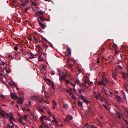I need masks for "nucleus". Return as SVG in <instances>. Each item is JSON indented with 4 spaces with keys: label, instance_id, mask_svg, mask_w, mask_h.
Returning <instances> with one entry per match:
<instances>
[{
    "label": "nucleus",
    "instance_id": "nucleus-15",
    "mask_svg": "<svg viewBox=\"0 0 128 128\" xmlns=\"http://www.w3.org/2000/svg\"><path fill=\"white\" fill-rule=\"evenodd\" d=\"M38 98L36 101L38 102L42 103L43 102V100L40 97L38 96Z\"/></svg>",
    "mask_w": 128,
    "mask_h": 128
},
{
    "label": "nucleus",
    "instance_id": "nucleus-42",
    "mask_svg": "<svg viewBox=\"0 0 128 128\" xmlns=\"http://www.w3.org/2000/svg\"><path fill=\"white\" fill-rule=\"evenodd\" d=\"M6 64V62H2V63H0V64L2 65H3L4 64Z\"/></svg>",
    "mask_w": 128,
    "mask_h": 128
},
{
    "label": "nucleus",
    "instance_id": "nucleus-30",
    "mask_svg": "<svg viewBox=\"0 0 128 128\" xmlns=\"http://www.w3.org/2000/svg\"><path fill=\"white\" fill-rule=\"evenodd\" d=\"M22 118L23 119L25 120L27 118V116L26 115H24V116L22 117Z\"/></svg>",
    "mask_w": 128,
    "mask_h": 128
},
{
    "label": "nucleus",
    "instance_id": "nucleus-44",
    "mask_svg": "<svg viewBox=\"0 0 128 128\" xmlns=\"http://www.w3.org/2000/svg\"><path fill=\"white\" fill-rule=\"evenodd\" d=\"M40 119L41 121H42L44 119V118H43V117H42V116L40 117Z\"/></svg>",
    "mask_w": 128,
    "mask_h": 128
},
{
    "label": "nucleus",
    "instance_id": "nucleus-37",
    "mask_svg": "<svg viewBox=\"0 0 128 128\" xmlns=\"http://www.w3.org/2000/svg\"><path fill=\"white\" fill-rule=\"evenodd\" d=\"M55 74V72L53 70H52L51 72V74L52 75H54Z\"/></svg>",
    "mask_w": 128,
    "mask_h": 128
},
{
    "label": "nucleus",
    "instance_id": "nucleus-36",
    "mask_svg": "<svg viewBox=\"0 0 128 128\" xmlns=\"http://www.w3.org/2000/svg\"><path fill=\"white\" fill-rule=\"evenodd\" d=\"M89 81L90 80H85V84H90L89 83Z\"/></svg>",
    "mask_w": 128,
    "mask_h": 128
},
{
    "label": "nucleus",
    "instance_id": "nucleus-13",
    "mask_svg": "<svg viewBox=\"0 0 128 128\" xmlns=\"http://www.w3.org/2000/svg\"><path fill=\"white\" fill-rule=\"evenodd\" d=\"M10 95L11 98L12 99H16V98L20 99L19 97L17 96L15 94L13 95L12 93H10Z\"/></svg>",
    "mask_w": 128,
    "mask_h": 128
},
{
    "label": "nucleus",
    "instance_id": "nucleus-50",
    "mask_svg": "<svg viewBox=\"0 0 128 128\" xmlns=\"http://www.w3.org/2000/svg\"><path fill=\"white\" fill-rule=\"evenodd\" d=\"M47 119H45V120H51L50 118H48Z\"/></svg>",
    "mask_w": 128,
    "mask_h": 128
},
{
    "label": "nucleus",
    "instance_id": "nucleus-35",
    "mask_svg": "<svg viewBox=\"0 0 128 128\" xmlns=\"http://www.w3.org/2000/svg\"><path fill=\"white\" fill-rule=\"evenodd\" d=\"M22 118H21L19 119L18 120V122H19L21 123L23 122L22 120Z\"/></svg>",
    "mask_w": 128,
    "mask_h": 128
},
{
    "label": "nucleus",
    "instance_id": "nucleus-19",
    "mask_svg": "<svg viewBox=\"0 0 128 128\" xmlns=\"http://www.w3.org/2000/svg\"><path fill=\"white\" fill-rule=\"evenodd\" d=\"M108 90H109L108 89V90L106 89H104L103 90L104 93L106 95L108 94V92H109Z\"/></svg>",
    "mask_w": 128,
    "mask_h": 128
},
{
    "label": "nucleus",
    "instance_id": "nucleus-51",
    "mask_svg": "<svg viewBox=\"0 0 128 128\" xmlns=\"http://www.w3.org/2000/svg\"><path fill=\"white\" fill-rule=\"evenodd\" d=\"M65 82L67 84L70 83L69 80H65Z\"/></svg>",
    "mask_w": 128,
    "mask_h": 128
},
{
    "label": "nucleus",
    "instance_id": "nucleus-3",
    "mask_svg": "<svg viewBox=\"0 0 128 128\" xmlns=\"http://www.w3.org/2000/svg\"><path fill=\"white\" fill-rule=\"evenodd\" d=\"M118 69H117L116 67L114 68L113 70L112 71V76L113 77L114 79L116 80V76L117 74V70Z\"/></svg>",
    "mask_w": 128,
    "mask_h": 128
},
{
    "label": "nucleus",
    "instance_id": "nucleus-32",
    "mask_svg": "<svg viewBox=\"0 0 128 128\" xmlns=\"http://www.w3.org/2000/svg\"><path fill=\"white\" fill-rule=\"evenodd\" d=\"M38 53L40 52H40L42 51V49L41 47L38 48Z\"/></svg>",
    "mask_w": 128,
    "mask_h": 128
},
{
    "label": "nucleus",
    "instance_id": "nucleus-22",
    "mask_svg": "<svg viewBox=\"0 0 128 128\" xmlns=\"http://www.w3.org/2000/svg\"><path fill=\"white\" fill-rule=\"evenodd\" d=\"M6 128H14V124L11 125L10 124H8L6 125Z\"/></svg>",
    "mask_w": 128,
    "mask_h": 128
},
{
    "label": "nucleus",
    "instance_id": "nucleus-12",
    "mask_svg": "<svg viewBox=\"0 0 128 128\" xmlns=\"http://www.w3.org/2000/svg\"><path fill=\"white\" fill-rule=\"evenodd\" d=\"M3 112L4 113V114L3 113H0V114H1L2 117L3 118H5L6 117V116H7V117L8 118L9 116V114L6 113L4 112Z\"/></svg>",
    "mask_w": 128,
    "mask_h": 128
},
{
    "label": "nucleus",
    "instance_id": "nucleus-33",
    "mask_svg": "<svg viewBox=\"0 0 128 128\" xmlns=\"http://www.w3.org/2000/svg\"><path fill=\"white\" fill-rule=\"evenodd\" d=\"M68 52H70L68 54V55H69L70 54H71V51L70 50V48H68Z\"/></svg>",
    "mask_w": 128,
    "mask_h": 128
},
{
    "label": "nucleus",
    "instance_id": "nucleus-11",
    "mask_svg": "<svg viewBox=\"0 0 128 128\" xmlns=\"http://www.w3.org/2000/svg\"><path fill=\"white\" fill-rule=\"evenodd\" d=\"M9 114V116L10 117V118L9 119V121H10L12 120H15V119L13 117V114L12 113L10 112Z\"/></svg>",
    "mask_w": 128,
    "mask_h": 128
},
{
    "label": "nucleus",
    "instance_id": "nucleus-46",
    "mask_svg": "<svg viewBox=\"0 0 128 128\" xmlns=\"http://www.w3.org/2000/svg\"><path fill=\"white\" fill-rule=\"evenodd\" d=\"M0 97L4 99L5 98L4 96L3 95H1L0 96Z\"/></svg>",
    "mask_w": 128,
    "mask_h": 128
},
{
    "label": "nucleus",
    "instance_id": "nucleus-45",
    "mask_svg": "<svg viewBox=\"0 0 128 128\" xmlns=\"http://www.w3.org/2000/svg\"><path fill=\"white\" fill-rule=\"evenodd\" d=\"M116 98H117L118 99H121V98L119 96H116Z\"/></svg>",
    "mask_w": 128,
    "mask_h": 128
},
{
    "label": "nucleus",
    "instance_id": "nucleus-56",
    "mask_svg": "<svg viewBox=\"0 0 128 128\" xmlns=\"http://www.w3.org/2000/svg\"><path fill=\"white\" fill-rule=\"evenodd\" d=\"M26 110L28 112H30V109H26Z\"/></svg>",
    "mask_w": 128,
    "mask_h": 128
},
{
    "label": "nucleus",
    "instance_id": "nucleus-23",
    "mask_svg": "<svg viewBox=\"0 0 128 128\" xmlns=\"http://www.w3.org/2000/svg\"><path fill=\"white\" fill-rule=\"evenodd\" d=\"M68 105L66 104H64L63 105V108L66 109H68Z\"/></svg>",
    "mask_w": 128,
    "mask_h": 128
},
{
    "label": "nucleus",
    "instance_id": "nucleus-27",
    "mask_svg": "<svg viewBox=\"0 0 128 128\" xmlns=\"http://www.w3.org/2000/svg\"><path fill=\"white\" fill-rule=\"evenodd\" d=\"M78 104L79 106H80L82 108V102L80 101L78 102Z\"/></svg>",
    "mask_w": 128,
    "mask_h": 128
},
{
    "label": "nucleus",
    "instance_id": "nucleus-10",
    "mask_svg": "<svg viewBox=\"0 0 128 128\" xmlns=\"http://www.w3.org/2000/svg\"><path fill=\"white\" fill-rule=\"evenodd\" d=\"M21 2V4L23 6L26 5L28 4V0H22Z\"/></svg>",
    "mask_w": 128,
    "mask_h": 128
},
{
    "label": "nucleus",
    "instance_id": "nucleus-58",
    "mask_svg": "<svg viewBox=\"0 0 128 128\" xmlns=\"http://www.w3.org/2000/svg\"><path fill=\"white\" fill-rule=\"evenodd\" d=\"M70 83L71 84H72L73 86H74L76 85V84H73L72 83Z\"/></svg>",
    "mask_w": 128,
    "mask_h": 128
},
{
    "label": "nucleus",
    "instance_id": "nucleus-6",
    "mask_svg": "<svg viewBox=\"0 0 128 128\" xmlns=\"http://www.w3.org/2000/svg\"><path fill=\"white\" fill-rule=\"evenodd\" d=\"M46 66L45 65H42L40 67L41 72L42 73L43 72L44 74H45L46 73Z\"/></svg>",
    "mask_w": 128,
    "mask_h": 128
},
{
    "label": "nucleus",
    "instance_id": "nucleus-55",
    "mask_svg": "<svg viewBox=\"0 0 128 128\" xmlns=\"http://www.w3.org/2000/svg\"><path fill=\"white\" fill-rule=\"evenodd\" d=\"M55 106H56L52 105V108L53 109H55Z\"/></svg>",
    "mask_w": 128,
    "mask_h": 128
},
{
    "label": "nucleus",
    "instance_id": "nucleus-7",
    "mask_svg": "<svg viewBox=\"0 0 128 128\" xmlns=\"http://www.w3.org/2000/svg\"><path fill=\"white\" fill-rule=\"evenodd\" d=\"M20 54L16 51H14L12 54V56H13L14 58H16L19 56Z\"/></svg>",
    "mask_w": 128,
    "mask_h": 128
},
{
    "label": "nucleus",
    "instance_id": "nucleus-26",
    "mask_svg": "<svg viewBox=\"0 0 128 128\" xmlns=\"http://www.w3.org/2000/svg\"><path fill=\"white\" fill-rule=\"evenodd\" d=\"M54 120H52V122H55V123H56V125L57 126H58V122H57L56 119L55 118H54Z\"/></svg>",
    "mask_w": 128,
    "mask_h": 128
},
{
    "label": "nucleus",
    "instance_id": "nucleus-57",
    "mask_svg": "<svg viewBox=\"0 0 128 128\" xmlns=\"http://www.w3.org/2000/svg\"><path fill=\"white\" fill-rule=\"evenodd\" d=\"M34 41H37V39L36 38H34Z\"/></svg>",
    "mask_w": 128,
    "mask_h": 128
},
{
    "label": "nucleus",
    "instance_id": "nucleus-24",
    "mask_svg": "<svg viewBox=\"0 0 128 128\" xmlns=\"http://www.w3.org/2000/svg\"><path fill=\"white\" fill-rule=\"evenodd\" d=\"M116 113L117 115L119 118H122V116H121V114L119 112H117Z\"/></svg>",
    "mask_w": 128,
    "mask_h": 128
},
{
    "label": "nucleus",
    "instance_id": "nucleus-61",
    "mask_svg": "<svg viewBox=\"0 0 128 128\" xmlns=\"http://www.w3.org/2000/svg\"><path fill=\"white\" fill-rule=\"evenodd\" d=\"M28 9H29V8H25V10L26 11L28 10Z\"/></svg>",
    "mask_w": 128,
    "mask_h": 128
},
{
    "label": "nucleus",
    "instance_id": "nucleus-59",
    "mask_svg": "<svg viewBox=\"0 0 128 128\" xmlns=\"http://www.w3.org/2000/svg\"><path fill=\"white\" fill-rule=\"evenodd\" d=\"M96 92H94V96H95V95L96 94Z\"/></svg>",
    "mask_w": 128,
    "mask_h": 128
},
{
    "label": "nucleus",
    "instance_id": "nucleus-17",
    "mask_svg": "<svg viewBox=\"0 0 128 128\" xmlns=\"http://www.w3.org/2000/svg\"><path fill=\"white\" fill-rule=\"evenodd\" d=\"M8 84L9 85H10L12 87H14V86H15L16 84L14 82H10L8 83Z\"/></svg>",
    "mask_w": 128,
    "mask_h": 128
},
{
    "label": "nucleus",
    "instance_id": "nucleus-34",
    "mask_svg": "<svg viewBox=\"0 0 128 128\" xmlns=\"http://www.w3.org/2000/svg\"><path fill=\"white\" fill-rule=\"evenodd\" d=\"M92 110V108L90 106H89L88 107V111H89V112H91Z\"/></svg>",
    "mask_w": 128,
    "mask_h": 128
},
{
    "label": "nucleus",
    "instance_id": "nucleus-39",
    "mask_svg": "<svg viewBox=\"0 0 128 128\" xmlns=\"http://www.w3.org/2000/svg\"><path fill=\"white\" fill-rule=\"evenodd\" d=\"M47 112L48 113V114L49 115H50H50H52V114L51 113V112H50L49 111H47Z\"/></svg>",
    "mask_w": 128,
    "mask_h": 128
},
{
    "label": "nucleus",
    "instance_id": "nucleus-18",
    "mask_svg": "<svg viewBox=\"0 0 128 128\" xmlns=\"http://www.w3.org/2000/svg\"><path fill=\"white\" fill-rule=\"evenodd\" d=\"M82 100L86 104H88V102H90L88 100L85 99V98H84L83 97L82 98Z\"/></svg>",
    "mask_w": 128,
    "mask_h": 128
},
{
    "label": "nucleus",
    "instance_id": "nucleus-25",
    "mask_svg": "<svg viewBox=\"0 0 128 128\" xmlns=\"http://www.w3.org/2000/svg\"><path fill=\"white\" fill-rule=\"evenodd\" d=\"M40 19L42 21H44L45 20H46V19L44 17L40 16Z\"/></svg>",
    "mask_w": 128,
    "mask_h": 128
},
{
    "label": "nucleus",
    "instance_id": "nucleus-21",
    "mask_svg": "<svg viewBox=\"0 0 128 128\" xmlns=\"http://www.w3.org/2000/svg\"><path fill=\"white\" fill-rule=\"evenodd\" d=\"M31 98L32 99L35 100L37 101L38 98V96H32L31 97Z\"/></svg>",
    "mask_w": 128,
    "mask_h": 128
},
{
    "label": "nucleus",
    "instance_id": "nucleus-31",
    "mask_svg": "<svg viewBox=\"0 0 128 128\" xmlns=\"http://www.w3.org/2000/svg\"><path fill=\"white\" fill-rule=\"evenodd\" d=\"M121 92L122 93V95L124 97H125L126 96V95L124 93V91L122 90L121 91Z\"/></svg>",
    "mask_w": 128,
    "mask_h": 128
},
{
    "label": "nucleus",
    "instance_id": "nucleus-2",
    "mask_svg": "<svg viewBox=\"0 0 128 128\" xmlns=\"http://www.w3.org/2000/svg\"><path fill=\"white\" fill-rule=\"evenodd\" d=\"M35 56H38V60L39 61H41L44 59V54H41L40 52L35 55Z\"/></svg>",
    "mask_w": 128,
    "mask_h": 128
},
{
    "label": "nucleus",
    "instance_id": "nucleus-47",
    "mask_svg": "<svg viewBox=\"0 0 128 128\" xmlns=\"http://www.w3.org/2000/svg\"><path fill=\"white\" fill-rule=\"evenodd\" d=\"M50 116L52 117L53 118V119L54 118H55L53 114L51 115Z\"/></svg>",
    "mask_w": 128,
    "mask_h": 128
},
{
    "label": "nucleus",
    "instance_id": "nucleus-38",
    "mask_svg": "<svg viewBox=\"0 0 128 128\" xmlns=\"http://www.w3.org/2000/svg\"><path fill=\"white\" fill-rule=\"evenodd\" d=\"M32 4L34 6H36L37 5L36 3L35 2H32Z\"/></svg>",
    "mask_w": 128,
    "mask_h": 128
},
{
    "label": "nucleus",
    "instance_id": "nucleus-64",
    "mask_svg": "<svg viewBox=\"0 0 128 128\" xmlns=\"http://www.w3.org/2000/svg\"><path fill=\"white\" fill-rule=\"evenodd\" d=\"M126 71L128 72V66L127 68H126Z\"/></svg>",
    "mask_w": 128,
    "mask_h": 128
},
{
    "label": "nucleus",
    "instance_id": "nucleus-40",
    "mask_svg": "<svg viewBox=\"0 0 128 128\" xmlns=\"http://www.w3.org/2000/svg\"><path fill=\"white\" fill-rule=\"evenodd\" d=\"M68 117L70 120H72V116H68Z\"/></svg>",
    "mask_w": 128,
    "mask_h": 128
},
{
    "label": "nucleus",
    "instance_id": "nucleus-48",
    "mask_svg": "<svg viewBox=\"0 0 128 128\" xmlns=\"http://www.w3.org/2000/svg\"><path fill=\"white\" fill-rule=\"evenodd\" d=\"M45 97L46 98H49V96L48 95H47L45 96Z\"/></svg>",
    "mask_w": 128,
    "mask_h": 128
},
{
    "label": "nucleus",
    "instance_id": "nucleus-4",
    "mask_svg": "<svg viewBox=\"0 0 128 128\" xmlns=\"http://www.w3.org/2000/svg\"><path fill=\"white\" fill-rule=\"evenodd\" d=\"M94 96L97 100L98 99L100 98L102 101H103V99L106 100L104 98H103L100 94L99 93H97L96 95H95Z\"/></svg>",
    "mask_w": 128,
    "mask_h": 128
},
{
    "label": "nucleus",
    "instance_id": "nucleus-62",
    "mask_svg": "<svg viewBox=\"0 0 128 128\" xmlns=\"http://www.w3.org/2000/svg\"><path fill=\"white\" fill-rule=\"evenodd\" d=\"M31 104V102H28V104L30 105Z\"/></svg>",
    "mask_w": 128,
    "mask_h": 128
},
{
    "label": "nucleus",
    "instance_id": "nucleus-60",
    "mask_svg": "<svg viewBox=\"0 0 128 128\" xmlns=\"http://www.w3.org/2000/svg\"><path fill=\"white\" fill-rule=\"evenodd\" d=\"M124 121L126 122V124H128V122L127 120H124Z\"/></svg>",
    "mask_w": 128,
    "mask_h": 128
},
{
    "label": "nucleus",
    "instance_id": "nucleus-52",
    "mask_svg": "<svg viewBox=\"0 0 128 128\" xmlns=\"http://www.w3.org/2000/svg\"><path fill=\"white\" fill-rule=\"evenodd\" d=\"M42 117H43V118H44V119H46V118H48V117H46V116H42Z\"/></svg>",
    "mask_w": 128,
    "mask_h": 128
},
{
    "label": "nucleus",
    "instance_id": "nucleus-49",
    "mask_svg": "<svg viewBox=\"0 0 128 128\" xmlns=\"http://www.w3.org/2000/svg\"><path fill=\"white\" fill-rule=\"evenodd\" d=\"M71 97L72 98V99H74L75 100L76 99V98H75L73 95Z\"/></svg>",
    "mask_w": 128,
    "mask_h": 128
},
{
    "label": "nucleus",
    "instance_id": "nucleus-28",
    "mask_svg": "<svg viewBox=\"0 0 128 128\" xmlns=\"http://www.w3.org/2000/svg\"><path fill=\"white\" fill-rule=\"evenodd\" d=\"M115 67H116V68L117 69L118 68H119L120 69H121V70H123V68H122V67L120 65H118V66H116Z\"/></svg>",
    "mask_w": 128,
    "mask_h": 128
},
{
    "label": "nucleus",
    "instance_id": "nucleus-1",
    "mask_svg": "<svg viewBox=\"0 0 128 128\" xmlns=\"http://www.w3.org/2000/svg\"><path fill=\"white\" fill-rule=\"evenodd\" d=\"M59 73L60 80H64L66 78V74L65 73H64L60 69H57Z\"/></svg>",
    "mask_w": 128,
    "mask_h": 128
},
{
    "label": "nucleus",
    "instance_id": "nucleus-8",
    "mask_svg": "<svg viewBox=\"0 0 128 128\" xmlns=\"http://www.w3.org/2000/svg\"><path fill=\"white\" fill-rule=\"evenodd\" d=\"M119 73L122 75L125 78H128V74L126 72H124L120 71L119 72Z\"/></svg>",
    "mask_w": 128,
    "mask_h": 128
},
{
    "label": "nucleus",
    "instance_id": "nucleus-5",
    "mask_svg": "<svg viewBox=\"0 0 128 128\" xmlns=\"http://www.w3.org/2000/svg\"><path fill=\"white\" fill-rule=\"evenodd\" d=\"M47 81L46 82L48 85L51 86L52 88L54 89H55L54 84L52 80H46Z\"/></svg>",
    "mask_w": 128,
    "mask_h": 128
},
{
    "label": "nucleus",
    "instance_id": "nucleus-63",
    "mask_svg": "<svg viewBox=\"0 0 128 128\" xmlns=\"http://www.w3.org/2000/svg\"><path fill=\"white\" fill-rule=\"evenodd\" d=\"M69 94L70 95H71L72 94V92H70L69 93Z\"/></svg>",
    "mask_w": 128,
    "mask_h": 128
},
{
    "label": "nucleus",
    "instance_id": "nucleus-54",
    "mask_svg": "<svg viewBox=\"0 0 128 128\" xmlns=\"http://www.w3.org/2000/svg\"><path fill=\"white\" fill-rule=\"evenodd\" d=\"M39 110L41 112H43V110L42 109H40Z\"/></svg>",
    "mask_w": 128,
    "mask_h": 128
},
{
    "label": "nucleus",
    "instance_id": "nucleus-53",
    "mask_svg": "<svg viewBox=\"0 0 128 128\" xmlns=\"http://www.w3.org/2000/svg\"><path fill=\"white\" fill-rule=\"evenodd\" d=\"M36 46V48H38H38H40L41 47L39 45L37 46Z\"/></svg>",
    "mask_w": 128,
    "mask_h": 128
},
{
    "label": "nucleus",
    "instance_id": "nucleus-14",
    "mask_svg": "<svg viewBox=\"0 0 128 128\" xmlns=\"http://www.w3.org/2000/svg\"><path fill=\"white\" fill-rule=\"evenodd\" d=\"M42 125L44 127H46L47 128H49V126H48V124L46 123V122H44V121L42 122Z\"/></svg>",
    "mask_w": 128,
    "mask_h": 128
},
{
    "label": "nucleus",
    "instance_id": "nucleus-29",
    "mask_svg": "<svg viewBox=\"0 0 128 128\" xmlns=\"http://www.w3.org/2000/svg\"><path fill=\"white\" fill-rule=\"evenodd\" d=\"M56 105L57 104L56 102L54 100H53L52 101V105L56 106Z\"/></svg>",
    "mask_w": 128,
    "mask_h": 128
},
{
    "label": "nucleus",
    "instance_id": "nucleus-16",
    "mask_svg": "<svg viewBox=\"0 0 128 128\" xmlns=\"http://www.w3.org/2000/svg\"><path fill=\"white\" fill-rule=\"evenodd\" d=\"M19 100H17V102L18 103H20V104H22L23 102V100L22 99H21L20 98L18 99Z\"/></svg>",
    "mask_w": 128,
    "mask_h": 128
},
{
    "label": "nucleus",
    "instance_id": "nucleus-9",
    "mask_svg": "<svg viewBox=\"0 0 128 128\" xmlns=\"http://www.w3.org/2000/svg\"><path fill=\"white\" fill-rule=\"evenodd\" d=\"M105 81V80H101V81H100L98 82V84L99 85H104L105 86L106 83H107L108 82V80H106L105 83L104 82Z\"/></svg>",
    "mask_w": 128,
    "mask_h": 128
},
{
    "label": "nucleus",
    "instance_id": "nucleus-20",
    "mask_svg": "<svg viewBox=\"0 0 128 128\" xmlns=\"http://www.w3.org/2000/svg\"><path fill=\"white\" fill-rule=\"evenodd\" d=\"M38 22L39 24L40 25V26H42V27H44V26H46L44 25L39 20V19H38Z\"/></svg>",
    "mask_w": 128,
    "mask_h": 128
},
{
    "label": "nucleus",
    "instance_id": "nucleus-43",
    "mask_svg": "<svg viewBox=\"0 0 128 128\" xmlns=\"http://www.w3.org/2000/svg\"><path fill=\"white\" fill-rule=\"evenodd\" d=\"M18 49V48L17 46H15L14 48V49L15 50H17Z\"/></svg>",
    "mask_w": 128,
    "mask_h": 128
},
{
    "label": "nucleus",
    "instance_id": "nucleus-41",
    "mask_svg": "<svg viewBox=\"0 0 128 128\" xmlns=\"http://www.w3.org/2000/svg\"><path fill=\"white\" fill-rule=\"evenodd\" d=\"M38 13L40 14H41L42 15L43 14V12H42L40 11H38Z\"/></svg>",
    "mask_w": 128,
    "mask_h": 128
}]
</instances>
